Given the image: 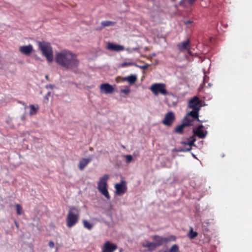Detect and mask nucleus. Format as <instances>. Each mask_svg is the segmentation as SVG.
<instances>
[{
    "mask_svg": "<svg viewBox=\"0 0 252 252\" xmlns=\"http://www.w3.org/2000/svg\"><path fill=\"white\" fill-rule=\"evenodd\" d=\"M194 135H196L200 138H204L207 135L208 132L207 131H203L202 130H199L197 131H193Z\"/></svg>",
    "mask_w": 252,
    "mask_h": 252,
    "instance_id": "21",
    "label": "nucleus"
},
{
    "mask_svg": "<svg viewBox=\"0 0 252 252\" xmlns=\"http://www.w3.org/2000/svg\"><path fill=\"white\" fill-rule=\"evenodd\" d=\"M191 154H192V157L193 158H195L197 159V158H196V156L194 154L192 153Z\"/></svg>",
    "mask_w": 252,
    "mask_h": 252,
    "instance_id": "40",
    "label": "nucleus"
},
{
    "mask_svg": "<svg viewBox=\"0 0 252 252\" xmlns=\"http://www.w3.org/2000/svg\"><path fill=\"white\" fill-rule=\"evenodd\" d=\"M46 88L53 89L55 87L54 85L52 84H48L46 86Z\"/></svg>",
    "mask_w": 252,
    "mask_h": 252,
    "instance_id": "35",
    "label": "nucleus"
},
{
    "mask_svg": "<svg viewBox=\"0 0 252 252\" xmlns=\"http://www.w3.org/2000/svg\"><path fill=\"white\" fill-rule=\"evenodd\" d=\"M175 120V116L173 112H168L165 115L164 119L162 121V123L166 126H170L173 123Z\"/></svg>",
    "mask_w": 252,
    "mask_h": 252,
    "instance_id": "9",
    "label": "nucleus"
},
{
    "mask_svg": "<svg viewBox=\"0 0 252 252\" xmlns=\"http://www.w3.org/2000/svg\"><path fill=\"white\" fill-rule=\"evenodd\" d=\"M192 120L188 119L187 117H185L182 124L179 125L176 127L174 131L176 133L182 134L183 133V128L186 126H192Z\"/></svg>",
    "mask_w": 252,
    "mask_h": 252,
    "instance_id": "7",
    "label": "nucleus"
},
{
    "mask_svg": "<svg viewBox=\"0 0 252 252\" xmlns=\"http://www.w3.org/2000/svg\"><path fill=\"white\" fill-rule=\"evenodd\" d=\"M30 114L31 115H33L36 113L37 110L38 109V107H35L33 105H31L30 106Z\"/></svg>",
    "mask_w": 252,
    "mask_h": 252,
    "instance_id": "27",
    "label": "nucleus"
},
{
    "mask_svg": "<svg viewBox=\"0 0 252 252\" xmlns=\"http://www.w3.org/2000/svg\"><path fill=\"white\" fill-rule=\"evenodd\" d=\"M137 76L135 74H131L124 78V80L127 81L130 85L134 84L137 80Z\"/></svg>",
    "mask_w": 252,
    "mask_h": 252,
    "instance_id": "17",
    "label": "nucleus"
},
{
    "mask_svg": "<svg viewBox=\"0 0 252 252\" xmlns=\"http://www.w3.org/2000/svg\"><path fill=\"white\" fill-rule=\"evenodd\" d=\"M16 209L17 214L19 215H21L22 212V208L19 204L16 205Z\"/></svg>",
    "mask_w": 252,
    "mask_h": 252,
    "instance_id": "30",
    "label": "nucleus"
},
{
    "mask_svg": "<svg viewBox=\"0 0 252 252\" xmlns=\"http://www.w3.org/2000/svg\"><path fill=\"white\" fill-rule=\"evenodd\" d=\"M191 23H192V21L191 20H187V21H184V23L186 25H188V24H191Z\"/></svg>",
    "mask_w": 252,
    "mask_h": 252,
    "instance_id": "37",
    "label": "nucleus"
},
{
    "mask_svg": "<svg viewBox=\"0 0 252 252\" xmlns=\"http://www.w3.org/2000/svg\"><path fill=\"white\" fill-rule=\"evenodd\" d=\"M153 238L155 243L158 247L167 242L172 240H175V238L174 236H171L169 237H163L158 235H154Z\"/></svg>",
    "mask_w": 252,
    "mask_h": 252,
    "instance_id": "6",
    "label": "nucleus"
},
{
    "mask_svg": "<svg viewBox=\"0 0 252 252\" xmlns=\"http://www.w3.org/2000/svg\"><path fill=\"white\" fill-rule=\"evenodd\" d=\"M180 143L181 144L187 145L188 142L182 141L180 142Z\"/></svg>",
    "mask_w": 252,
    "mask_h": 252,
    "instance_id": "38",
    "label": "nucleus"
},
{
    "mask_svg": "<svg viewBox=\"0 0 252 252\" xmlns=\"http://www.w3.org/2000/svg\"><path fill=\"white\" fill-rule=\"evenodd\" d=\"M79 210L74 206L69 207L66 217V225L71 228L75 225L79 220Z\"/></svg>",
    "mask_w": 252,
    "mask_h": 252,
    "instance_id": "3",
    "label": "nucleus"
},
{
    "mask_svg": "<svg viewBox=\"0 0 252 252\" xmlns=\"http://www.w3.org/2000/svg\"><path fill=\"white\" fill-rule=\"evenodd\" d=\"M203 127H204V126L202 125H200L197 127L193 128V131L202 130V128H203Z\"/></svg>",
    "mask_w": 252,
    "mask_h": 252,
    "instance_id": "34",
    "label": "nucleus"
},
{
    "mask_svg": "<svg viewBox=\"0 0 252 252\" xmlns=\"http://www.w3.org/2000/svg\"><path fill=\"white\" fill-rule=\"evenodd\" d=\"M51 95V92H48L46 96H50Z\"/></svg>",
    "mask_w": 252,
    "mask_h": 252,
    "instance_id": "39",
    "label": "nucleus"
},
{
    "mask_svg": "<svg viewBox=\"0 0 252 252\" xmlns=\"http://www.w3.org/2000/svg\"><path fill=\"white\" fill-rule=\"evenodd\" d=\"M164 252H180L179 247L177 245H173L170 249L167 250Z\"/></svg>",
    "mask_w": 252,
    "mask_h": 252,
    "instance_id": "23",
    "label": "nucleus"
},
{
    "mask_svg": "<svg viewBox=\"0 0 252 252\" xmlns=\"http://www.w3.org/2000/svg\"><path fill=\"white\" fill-rule=\"evenodd\" d=\"M198 112L199 111L192 110V111L188 112L187 115L185 117H187L188 119L192 120V123L193 120L200 121V120L198 118Z\"/></svg>",
    "mask_w": 252,
    "mask_h": 252,
    "instance_id": "15",
    "label": "nucleus"
},
{
    "mask_svg": "<svg viewBox=\"0 0 252 252\" xmlns=\"http://www.w3.org/2000/svg\"><path fill=\"white\" fill-rule=\"evenodd\" d=\"M149 64H146V65H138L137 63H136V65H135V66H136L139 68L144 69H147L148 67H149Z\"/></svg>",
    "mask_w": 252,
    "mask_h": 252,
    "instance_id": "33",
    "label": "nucleus"
},
{
    "mask_svg": "<svg viewBox=\"0 0 252 252\" xmlns=\"http://www.w3.org/2000/svg\"><path fill=\"white\" fill-rule=\"evenodd\" d=\"M150 90L156 95H158L159 94L164 95L168 94L166 86L163 83H155L151 86Z\"/></svg>",
    "mask_w": 252,
    "mask_h": 252,
    "instance_id": "5",
    "label": "nucleus"
},
{
    "mask_svg": "<svg viewBox=\"0 0 252 252\" xmlns=\"http://www.w3.org/2000/svg\"><path fill=\"white\" fill-rule=\"evenodd\" d=\"M55 60L57 63L67 69L76 67L79 64L76 55L66 50L57 53Z\"/></svg>",
    "mask_w": 252,
    "mask_h": 252,
    "instance_id": "1",
    "label": "nucleus"
},
{
    "mask_svg": "<svg viewBox=\"0 0 252 252\" xmlns=\"http://www.w3.org/2000/svg\"><path fill=\"white\" fill-rule=\"evenodd\" d=\"M198 122L201 123H202L205 122L206 121H203V120H200V121H198Z\"/></svg>",
    "mask_w": 252,
    "mask_h": 252,
    "instance_id": "41",
    "label": "nucleus"
},
{
    "mask_svg": "<svg viewBox=\"0 0 252 252\" xmlns=\"http://www.w3.org/2000/svg\"><path fill=\"white\" fill-rule=\"evenodd\" d=\"M100 90L101 93L110 94L113 92L114 88L108 83H104L100 85Z\"/></svg>",
    "mask_w": 252,
    "mask_h": 252,
    "instance_id": "11",
    "label": "nucleus"
},
{
    "mask_svg": "<svg viewBox=\"0 0 252 252\" xmlns=\"http://www.w3.org/2000/svg\"><path fill=\"white\" fill-rule=\"evenodd\" d=\"M38 49L41 51L43 55L45 56L48 62L53 61V52L50 44L45 41L37 42Z\"/></svg>",
    "mask_w": 252,
    "mask_h": 252,
    "instance_id": "2",
    "label": "nucleus"
},
{
    "mask_svg": "<svg viewBox=\"0 0 252 252\" xmlns=\"http://www.w3.org/2000/svg\"><path fill=\"white\" fill-rule=\"evenodd\" d=\"M188 107L192 110L199 111L201 107L200 100L199 98L195 96L191 98L189 102Z\"/></svg>",
    "mask_w": 252,
    "mask_h": 252,
    "instance_id": "8",
    "label": "nucleus"
},
{
    "mask_svg": "<svg viewBox=\"0 0 252 252\" xmlns=\"http://www.w3.org/2000/svg\"><path fill=\"white\" fill-rule=\"evenodd\" d=\"M189 139H192L191 140L188 141L187 143V145L189 146V147H191L192 146H195L194 142L196 141L195 138H193V136H190Z\"/></svg>",
    "mask_w": 252,
    "mask_h": 252,
    "instance_id": "29",
    "label": "nucleus"
},
{
    "mask_svg": "<svg viewBox=\"0 0 252 252\" xmlns=\"http://www.w3.org/2000/svg\"><path fill=\"white\" fill-rule=\"evenodd\" d=\"M136 65V63L132 62H124L121 64L120 66L122 67H125L127 66H135Z\"/></svg>",
    "mask_w": 252,
    "mask_h": 252,
    "instance_id": "26",
    "label": "nucleus"
},
{
    "mask_svg": "<svg viewBox=\"0 0 252 252\" xmlns=\"http://www.w3.org/2000/svg\"><path fill=\"white\" fill-rule=\"evenodd\" d=\"M83 225H84V227L87 228L89 230H90L92 229L93 225L87 220H84L83 221Z\"/></svg>",
    "mask_w": 252,
    "mask_h": 252,
    "instance_id": "28",
    "label": "nucleus"
},
{
    "mask_svg": "<svg viewBox=\"0 0 252 252\" xmlns=\"http://www.w3.org/2000/svg\"><path fill=\"white\" fill-rule=\"evenodd\" d=\"M189 39H187L186 41H184L178 44L177 47L181 51L188 50V53L191 55V52L189 51Z\"/></svg>",
    "mask_w": 252,
    "mask_h": 252,
    "instance_id": "14",
    "label": "nucleus"
},
{
    "mask_svg": "<svg viewBox=\"0 0 252 252\" xmlns=\"http://www.w3.org/2000/svg\"><path fill=\"white\" fill-rule=\"evenodd\" d=\"M115 187L116 190V193L119 195L124 194L126 190L125 182L124 181H122L120 183L116 184Z\"/></svg>",
    "mask_w": 252,
    "mask_h": 252,
    "instance_id": "12",
    "label": "nucleus"
},
{
    "mask_svg": "<svg viewBox=\"0 0 252 252\" xmlns=\"http://www.w3.org/2000/svg\"><path fill=\"white\" fill-rule=\"evenodd\" d=\"M15 223L17 227H18V226H19L18 224V223L16 221H15Z\"/></svg>",
    "mask_w": 252,
    "mask_h": 252,
    "instance_id": "42",
    "label": "nucleus"
},
{
    "mask_svg": "<svg viewBox=\"0 0 252 252\" xmlns=\"http://www.w3.org/2000/svg\"><path fill=\"white\" fill-rule=\"evenodd\" d=\"M48 245L51 248H53L54 247V243L52 241H50L49 242Z\"/></svg>",
    "mask_w": 252,
    "mask_h": 252,
    "instance_id": "36",
    "label": "nucleus"
},
{
    "mask_svg": "<svg viewBox=\"0 0 252 252\" xmlns=\"http://www.w3.org/2000/svg\"><path fill=\"white\" fill-rule=\"evenodd\" d=\"M115 24V22L111 21H103L101 23V24L103 26V27L113 26H114Z\"/></svg>",
    "mask_w": 252,
    "mask_h": 252,
    "instance_id": "22",
    "label": "nucleus"
},
{
    "mask_svg": "<svg viewBox=\"0 0 252 252\" xmlns=\"http://www.w3.org/2000/svg\"><path fill=\"white\" fill-rule=\"evenodd\" d=\"M121 92L122 93L125 94H127L130 93V90L128 87H126V88H125L124 89H122L121 90Z\"/></svg>",
    "mask_w": 252,
    "mask_h": 252,
    "instance_id": "32",
    "label": "nucleus"
},
{
    "mask_svg": "<svg viewBox=\"0 0 252 252\" xmlns=\"http://www.w3.org/2000/svg\"><path fill=\"white\" fill-rule=\"evenodd\" d=\"M198 235V233L196 232H194L193 231V229L192 228H190L189 233H188V237L191 239H193L194 238H195Z\"/></svg>",
    "mask_w": 252,
    "mask_h": 252,
    "instance_id": "25",
    "label": "nucleus"
},
{
    "mask_svg": "<svg viewBox=\"0 0 252 252\" xmlns=\"http://www.w3.org/2000/svg\"><path fill=\"white\" fill-rule=\"evenodd\" d=\"M107 48L108 50L115 51H121L124 50L123 46L110 42L107 44Z\"/></svg>",
    "mask_w": 252,
    "mask_h": 252,
    "instance_id": "16",
    "label": "nucleus"
},
{
    "mask_svg": "<svg viewBox=\"0 0 252 252\" xmlns=\"http://www.w3.org/2000/svg\"><path fill=\"white\" fill-rule=\"evenodd\" d=\"M33 50V47L31 44L22 46L19 47V51L20 53L26 56L30 55Z\"/></svg>",
    "mask_w": 252,
    "mask_h": 252,
    "instance_id": "13",
    "label": "nucleus"
},
{
    "mask_svg": "<svg viewBox=\"0 0 252 252\" xmlns=\"http://www.w3.org/2000/svg\"><path fill=\"white\" fill-rule=\"evenodd\" d=\"M91 159L89 158H83L80 161L78 165L79 168L82 170L84 169L86 166L90 162Z\"/></svg>",
    "mask_w": 252,
    "mask_h": 252,
    "instance_id": "18",
    "label": "nucleus"
},
{
    "mask_svg": "<svg viewBox=\"0 0 252 252\" xmlns=\"http://www.w3.org/2000/svg\"><path fill=\"white\" fill-rule=\"evenodd\" d=\"M109 179V175L107 174L104 175L102 177L99 179L98 183V190L108 199H110L108 191L107 189V181Z\"/></svg>",
    "mask_w": 252,
    "mask_h": 252,
    "instance_id": "4",
    "label": "nucleus"
},
{
    "mask_svg": "<svg viewBox=\"0 0 252 252\" xmlns=\"http://www.w3.org/2000/svg\"><path fill=\"white\" fill-rule=\"evenodd\" d=\"M117 249V246L116 244L107 241L103 245L101 252H114Z\"/></svg>",
    "mask_w": 252,
    "mask_h": 252,
    "instance_id": "10",
    "label": "nucleus"
},
{
    "mask_svg": "<svg viewBox=\"0 0 252 252\" xmlns=\"http://www.w3.org/2000/svg\"><path fill=\"white\" fill-rule=\"evenodd\" d=\"M191 147H189L188 148H183L181 147H178L177 148H175L173 150L174 151L177 152H189L191 150Z\"/></svg>",
    "mask_w": 252,
    "mask_h": 252,
    "instance_id": "24",
    "label": "nucleus"
},
{
    "mask_svg": "<svg viewBox=\"0 0 252 252\" xmlns=\"http://www.w3.org/2000/svg\"><path fill=\"white\" fill-rule=\"evenodd\" d=\"M125 158L126 159V161L127 163H130L132 160V157L130 155H126Z\"/></svg>",
    "mask_w": 252,
    "mask_h": 252,
    "instance_id": "31",
    "label": "nucleus"
},
{
    "mask_svg": "<svg viewBox=\"0 0 252 252\" xmlns=\"http://www.w3.org/2000/svg\"><path fill=\"white\" fill-rule=\"evenodd\" d=\"M143 247L147 248L148 250L150 251L155 250L158 247L155 242H147L143 245Z\"/></svg>",
    "mask_w": 252,
    "mask_h": 252,
    "instance_id": "20",
    "label": "nucleus"
},
{
    "mask_svg": "<svg viewBox=\"0 0 252 252\" xmlns=\"http://www.w3.org/2000/svg\"><path fill=\"white\" fill-rule=\"evenodd\" d=\"M196 0H182L180 2V5L185 7H188L193 4Z\"/></svg>",
    "mask_w": 252,
    "mask_h": 252,
    "instance_id": "19",
    "label": "nucleus"
}]
</instances>
